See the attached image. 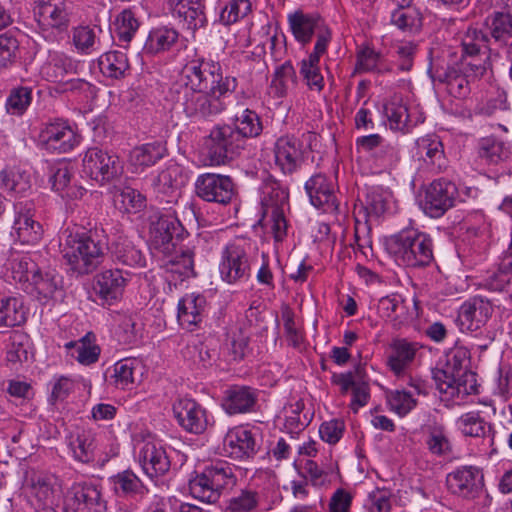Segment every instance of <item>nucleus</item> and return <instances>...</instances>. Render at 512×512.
I'll list each match as a JSON object with an SVG mask.
<instances>
[{"instance_id":"obj_45","label":"nucleus","mask_w":512,"mask_h":512,"mask_svg":"<svg viewBox=\"0 0 512 512\" xmlns=\"http://www.w3.org/2000/svg\"><path fill=\"white\" fill-rule=\"evenodd\" d=\"M471 82L482 78L490 67L489 53H483V56H461L458 62H455Z\"/></svg>"},{"instance_id":"obj_9","label":"nucleus","mask_w":512,"mask_h":512,"mask_svg":"<svg viewBox=\"0 0 512 512\" xmlns=\"http://www.w3.org/2000/svg\"><path fill=\"white\" fill-rule=\"evenodd\" d=\"M252 258L244 246L227 245L221 254L219 273L228 284L248 280L251 275Z\"/></svg>"},{"instance_id":"obj_34","label":"nucleus","mask_w":512,"mask_h":512,"mask_svg":"<svg viewBox=\"0 0 512 512\" xmlns=\"http://www.w3.org/2000/svg\"><path fill=\"white\" fill-rule=\"evenodd\" d=\"M164 268L167 272L178 275L175 280L183 281L186 278L196 275L194 270V252L189 249H181L179 253L171 257L165 264Z\"/></svg>"},{"instance_id":"obj_18","label":"nucleus","mask_w":512,"mask_h":512,"mask_svg":"<svg viewBox=\"0 0 512 512\" xmlns=\"http://www.w3.org/2000/svg\"><path fill=\"white\" fill-rule=\"evenodd\" d=\"M173 413L178 424L187 432L201 434L207 427L206 411L193 399H178L173 404Z\"/></svg>"},{"instance_id":"obj_59","label":"nucleus","mask_w":512,"mask_h":512,"mask_svg":"<svg viewBox=\"0 0 512 512\" xmlns=\"http://www.w3.org/2000/svg\"><path fill=\"white\" fill-rule=\"evenodd\" d=\"M72 41L75 48L85 54L96 50L97 37L94 28L89 26H78L73 29Z\"/></svg>"},{"instance_id":"obj_36","label":"nucleus","mask_w":512,"mask_h":512,"mask_svg":"<svg viewBox=\"0 0 512 512\" xmlns=\"http://www.w3.org/2000/svg\"><path fill=\"white\" fill-rule=\"evenodd\" d=\"M178 40V32L172 28L159 27L150 31L144 45L146 52L156 54L169 50Z\"/></svg>"},{"instance_id":"obj_54","label":"nucleus","mask_w":512,"mask_h":512,"mask_svg":"<svg viewBox=\"0 0 512 512\" xmlns=\"http://www.w3.org/2000/svg\"><path fill=\"white\" fill-rule=\"evenodd\" d=\"M259 494L252 489H243L229 499L225 512H253L259 504Z\"/></svg>"},{"instance_id":"obj_26","label":"nucleus","mask_w":512,"mask_h":512,"mask_svg":"<svg viewBox=\"0 0 512 512\" xmlns=\"http://www.w3.org/2000/svg\"><path fill=\"white\" fill-rule=\"evenodd\" d=\"M419 349L417 343L394 339L389 347L387 365L396 375L403 374L413 363Z\"/></svg>"},{"instance_id":"obj_62","label":"nucleus","mask_w":512,"mask_h":512,"mask_svg":"<svg viewBox=\"0 0 512 512\" xmlns=\"http://www.w3.org/2000/svg\"><path fill=\"white\" fill-rule=\"evenodd\" d=\"M133 372V361L129 359L120 360L113 366V373L110 376L109 383L117 388L125 389L133 383Z\"/></svg>"},{"instance_id":"obj_48","label":"nucleus","mask_w":512,"mask_h":512,"mask_svg":"<svg viewBox=\"0 0 512 512\" xmlns=\"http://www.w3.org/2000/svg\"><path fill=\"white\" fill-rule=\"evenodd\" d=\"M13 279L21 284L22 289L30 282L31 278L41 269L37 263L28 255L15 257L10 263Z\"/></svg>"},{"instance_id":"obj_38","label":"nucleus","mask_w":512,"mask_h":512,"mask_svg":"<svg viewBox=\"0 0 512 512\" xmlns=\"http://www.w3.org/2000/svg\"><path fill=\"white\" fill-rule=\"evenodd\" d=\"M99 66L107 77L119 79L124 77L129 69V62L126 54L122 51H109L99 58Z\"/></svg>"},{"instance_id":"obj_55","label":"nucleus","mask_w":512,"mask_h":512,"mask_svg":"<svg viewBox=\"0 0 512 512\" xmlns=\"http://www.w3.org/2000/svg\"><path fill=\"white\" fill-rule=\"evenodd\" d=\"M118 208L126 213H138L146 207V198L140 192L126 187L116 196Z\"/></svg>"},{"instance_id":"obj_27","label":"nucleus","mask_w":512,"mask_h":512,"mask_svg":"<svg viewBox=\"0 0 512 512\" xmlns=\"http://www.w3.org/2000/svg\"><path fill=\"white\" fill-rule=\"evenodd\" d=\"M290 30L295 39L305 45L323 26L321 17L317 14H307L301 10L290 13L287 17Z\"/></svg>"},{"instance_id":"obj_5","label":"nucleus","mask_w":512,"mask_h":512,"mask_svg":"<svg viewBox=\"0 0 512 512\" xmlns=\"http://www.w3.org/2000/svg\"><path fill=\"white\" fill-rule=\"evenodd\" d=\"M238 468L227 462H217L189 482L191 495L202 502L214 504L221 495L230 492L237 484Z\"/></svg>"},{"instance_id":"obj_51","label":"nucleus","mask_w":512,"mask_h":512,"mask_svg":"<svg viewBox=\"0 0 512 512\" xmlns=\"http://www.w3.org/2000/svg\"><path fill=\"white\" fill-rule=\"evenodd\" d=\"M319 60L308 57L301 60L299 73L311 91L321 92L325 81L319 67Z\"/></svg>"},{"instance_id":"obj_57","label":"nucleus","mask_w":512,"mask_h":512,"mask_svg":"<svg viewBox=\"0 0 512 512\" xmlns=\"http://www.w3.org/2000/svg\"><path fill=\"white\" fill-rule=\"evenodd\" d=\"M206 299L200 294H186L178 303V318L203 316Z\"/></svg>"},{"instance_id":"obj_8","label":"nucleus","mask_w":512,"mask_h":512,"mask_svg":"<svg viewBox=\"0 0 512 512\" xmlns=\"http://www.w3.org/2000/svg\"><path fill=\"white\" fill-rule=\"evenodd\" d=\"M184 227L173 215L155 214L151 217L149 235L151 246L169 255L176 250L177 242L184 234Z\"/></svg>"},{"instance_id":"obj_46","label":"nucleus","mask_w":512,"mask_h":512,"mask_svg":"<svg viewBox=\"0 0 512 512\" xmlns=\"http://www.w3.org/2000/svg\"><path fill=\"white\" fill-rule=\"evenodd\" d=\"M0 320H28L37 318L36 313L30 314L22 297H6L0 300Z\"/></svg>"},{"instance_id":"obj_13","label":"nucleus","mask_w":512,"mask_h":512,"mask_svg":"<svg viewBox=\"0 0 512 512\" xmlns=\"http://www.w3.org/2000/svg\"><path fill=\"white\" fill-rule=\"evenodd\" d=\"M138 445L139 463L150 478L163 476L170 470V456L159 441L148 435Z\"/></svg>"},{"instance_id":"obj_50","label":"nucleus","mask_w":512,"mask_h":512,"mask_svg":"<svg viewBox=\"0 0 512 512\" xmlns=\"http://www.w3.org/2000/svg\"><path fill=\"white\" fill-rule=\"evenodd\" d=\"M75 72V64L70 58L59 56L55 57L46 66L43 67V73L47 80L60 83L67 80L68 75Z\"/></svg>"},{"instance_id":"obj_11","label":"nucleus","mask_w":512,"mask_h":512,"mask_svg":"<svg viewBox=\"0 0 512 512\" xmlns=\"http://www.w3.org/2000/svg\"><path fill=\"white\" fill-rule=\"evenodd\" d=\"M458 197L456 185L445 178L434 180L426 190L424 212L432 218L443 216Z\"/></svg>"},{"instance_id":"obj_17","label":"nucleus","mask_w":512,"mask_h":512,"mask_svg":"<svg viewBox=\"0 0 512 512\" xmlns=\"http://www.w3.org/2000/svg\"><path fill=\"white\" fill-rule=\"evenodd\" d=\"M430 73L432 81L443 85L449 95L462 99L470 94L472 82L456 63L446 66L437 65L430 70Z\"/></svg>"},{"instance_id":"obj_63","label":"nucleus","mask_w":512,"mask_h":512,"mask_svg":"<svg viewBox=\"0 0 512 512\" xmlns=\"http://www.w3.org/2000/svg\"><path fill=\"white\" fill-rule=\"evenodd\" d=\"M19 51V41L9 33L0 34V69L11 66Z\"/></svg>"},{"instance_id":"obj_12","label":"nucleus","mask_w":512,"mask_h":512,"mask_svg":"<svg viewBox=\"0 0 512 512\" xmlns=\"http://www.w3.org/2000/svg\"><path fill=\"white\" fill-rule=\"evenodd\" d=\"M71 3H53L52 0H38L34 8L35 18L43 31L64 33L71 22Z\"/></svg>"},{"instance_id":"obj_15","label":"nucleus","mask_w":512,"mask_h":512,"mask_svg":"<svg viewBox=\"0 0 512 512\" xmlns=\"http://www.w3.org/2000/svg\"><path fill=\"white\" fill-rule=\"evenodd\" d=\"M39 141L48 151L67 153L78 144V137L73 129L62 120L48 123L40 131Z\"/></svg>"},{"instance_id":"obj_58","label":"nucleus","mask_w":512,"mask_h":512,"mask_svg":"<svg viewBox=\"0 0 512 512\" xmlns=\"http://www.w3.org/2000/svg\"><path fill=\"white\" fill-rule=\"evenodd\" d=\"M388 403L392 411L405 416L416 407L417 400L412 391L395 390L389 394Z\"/></svg>"},{"instance_id":"obj_41","label":"nucleus","mask_w":512,"mask_h":512,"mask_svg":"<svg viewBox=\"0 0 512 512\" xmlns=\"http://www.w3.org/2000/svg\"><path fill=\"white\" fill-rule=\"evenodd\" d=\"M70 447L75 459L82 463H88L94 459L95 437L94 433L88 429H82L72 437Z\"/></svg>"},{"instance_id":"obj_25","label":"nucleus","mask_w":512,"mask_h":512,"mask_svg":"<svg viewBox=\"0 0 512 512\" xmlns=\"http://www.w3.org/2000/svg\"><path fill=\"white\" fill-rule=\"evenodd\" d=\"M173 16L179 18L188 29L204 27L207 19L201 0H168Z\"/></svg>"},{"instance_id":"obj_7","label":"nucleus","mask_w":512,"mask_h":512,"mask_svg":"<svg viewBox=\"0 0 512 512\" xmlns=\"http://www.w3.org/2000/svg\"><path fill=\"white\" fill-rule=\"evenodd\" d=\"M123 172L119 157L99 147L89 148L83 158V173L104 185L117 179Z\"/></svg>"},{"instance_id":"obj_47","label":"nucleus","mask_w":512,"mask_h":512,"mask_svg":"<svg viewBox=\"0 0 512 512\" xmlns=\"http://www.w3.org/2000/svg\"><path fill=\"white\" fill-rule=\"evenodd\" d=\"M297 76L292 64L287 61L275 70L271 88L277 97H284L296 85Z\"/></svg>"},{"instance_id":"obj_29","label":"nucleus","mask_w":512,"mask_h":512,"mask_svg":"<svg viewBox=\"0 0 512 512\" xmlns=\"http://www.w3.org/2000/svg\"><path fill=\"white\" fill-rule=\"evenodd\" d=\"M484 24L488 29L490 41L493 40L499 47L508 45L512 39V13L495 11L486 17Z\"/></svg>"},{"instance_id":"obj_16","label":"nucleus","mask_w":512,"mask_h":512,"mask_svg":"<svg viewBox=\"0 0 512 512\" xmlns=\"http://www.w3.org/2000/svg\"><path fill=\"white\" fill-rule=\"evenodd\" d=\"M276 166L283 174L296 172L304 161L303 143L295 136H281L273 147Z\"/></svg>"},{"instance_id":"obj_53","label":"nucleus","mask_w":512,"mask_h":512,"mask_svg":"<svg viewBox=\"0 0 512 512\" xmlns=\"http://www.w3.org/2000/svg\"><path fill=\"white\" fill-rule=\"evenodd\" d=\"M31 101V88L24 86L13 88L6 100V110L11 115L21 116L30 106Z\"/></svg>"},{"instance_id":"obj_42","label":"nucleus","mask_w":512,"mask_h":512,"mask_svg":"<svg viewBox=\"0 0 512 512\" xmlns=\"http://www.w3.org/2000/svg\"><path fill=\"white\" fill-rule=\"evenodd\" d=\"M417 155L425 162L441 166L444 157L443 145L435 135H427L416 141Z\"/></svg>"},{"instance_id":"obj_40","label":"nucleus","mask_w":512,"mask_h":512,"mask_svg":"<svg viewBox=\"0 0 512 512\" xmlns=\"http://www.w3.org/2000/svg\"><path fill=\"white\" fill-rule=\"evenodd\" d=\"M387 71L382 65V55L369 46H362L356 51V64L354 74L384 73Z\"/></svg>"},{"instance_id":"obj_56","label":"nucleus","mask_w":512,"mask_h":512,"mask_svg":"<svg viewBox=\"0 0 512 512\" xmlns=\"http://www.w3.org/2000/svg\"><path fill=\"white\" fill-rule=\"evenodd\" d=\"M115 25L119 41L129 43L139 28V21L132 10L125 9L116 17Z\"/></svg>"},{"instance_id":"obj_39","label":"nucleus","mask_w":512,"mask_h":512,"mask_svg":"<svg viewBox=\"0 0 512 512\" xmlns=\"http://www.w3.org/2000/svg\"><path fill=\"white\" fill-rule=\"evenodd\" d=\"M390 22L403 32H416L422 26L421 13L411 5L398 7L391 13Z\"/></svg>"},{"instance_id":"obj_64","label":"nucleus","mask_w":512,"mask_h":512,"mask_svg":"<svg viewBox=\"0 0 512 512\" xmlns=\"http://www.w3.org/2000/svg\"><path fill=\"white\" fill-rule=\"evenodd\" d=\"M426 443L430 452L435 455H444L451 450L450 441L441 425L429 427Z\"/></svg>"},{"instance_id":"obj_21","label":"nucleus","mask_w":512,"mask_h":512,"mask_svg":"<svg viewBox=\"0 0 512 512\" xmlns=\"http://www.w3.org/2000/svg\"><path fill=\"white\" fill-rule=\"evenodd\" d=\"M68 505L75 512H105L106 501L99 487L93 483H78L72 487Z\"/></svg>"},{"instance_id":"obj_52","label":"nucleus","mask_w":512,"mask_h":512,"mask_svg":"<svg viewBox=\"0 0 512 512\" xmlns=\"http://www.w3.org/2000/svg\"><path fill=\"white\" fill-rule=\"evenodd\" d=\"M251 12L250 0H230L221 9L219 20L223 25L230 26L247 17Z\"/></svg>"},{"instance_id":"obj_20","label":"nucleus","mask_w":512,"mask_h":512,"mask_svg":"<svg viewBox=\"0 0 512 512\" xmlns=\"http://www.w3.org/2000/svg\"><path fill=\"white\" fill-rule=\"evenodd\" d=\"M483 474L474 466H462L446 477L449 491L465 498L474 497L482 486Z\"/></svg>"},{"instance_id":"obj_24","label":"nucleus","mask_w":512,"mask_h":512,"mask_svg":"<svg viewBox=\"0 0 512 512\" xmlns=\"http://www.w3.org/2000/svg\"><path fill=\"white\" fill-rule=\"evenodd\" d=\"M130 274V271L119 267L103 271L96 276L93 288L102 300L106 302L116 300L122 294L127 281L126 276Z\"/></svg>"},{"instance_id":"obj_2","label":"nucleus","mask_w":512,"mask_h":512,"mask_svg":"<svg viewBox=\"0 0 512 512\" xmlns=\"http://www.w3.org/2000/svg\"><path fill=\"white\" fill-rule=\"evenodd\" d=\"M105 238L103 229L69 234L63 244L62 255L70 269L79 275L93 272L103 257V249L107 245Z\"/></svg>"},{"instance_id":"obj_10","label":"nucleus","mask_w":512,"mask_h":512,"mask_svg":"<svg viewBox=\"0 0 512 512\" xmlns=\"http://www.w3.org/2000/svg\"><path fill=\"white\" fill-rule=\"evenodd\" d=\"M195 194L206 202L227 205L235 196V185L230 176L204 173L195 181Z\"/></svg>"},{"instance_id":"obj_37","label":"nucleus","mask_w":512,"mask_h":512,"mask_svg":"<svg viewBox=\"0 0 512 512\" xmlns=\"http://www.w3.org/2000/svg\"><path fill=\"white\" fill-rule=\"evenodd\" d=\"M166 153V147L161 142H154L135 147L130 153L132 165L148 167L162 159Z\"/></svg>"},{"instance_id":"obj_33","label":"nucleus","mask_w":512,"mask_h":512,"mask_svg":"<svg viewBox=\"0 0 512 512\" xmlns=\"http://www.w3.org/2000/svg\"><path fill=\"white\" fill-rule=\"evenodd\" d=\"M235 132L246 142L247 138H256L263 131L260 116L251 109H243L235 115Z\"/></svg>"},{"instance_id":"obj_14","label":"nucleus","mask_w":512,"mask_h":512,"mask_svg":"<svg viewBox=\"0 0 512 512\" xmlns=\"http://www.w3.org/2000/svg\"><path fill=\"white\" fill-rule=\"evenodd\" d=\"M15 218L11 235L21 244L35 245L43 236L42 225L34 219V204L31 201L15 204Z\"/></svg>"},{"instance_id":"obj_3","label":"nucleus","mask_w":512,"mask_h":512,"mask_svg":"<svg viewBox=\"0 0 512 512\" xmlns=\"http://www.w3.org/2000/svg\"><path fill=\"white\" fill-rule=\"evenodd\" d=\"M468 354L456 348L447 354L445 367L435 373L440 393L451 399L463 400L477 391L475 375L467 370Z\"/></svg>"},{"instance_id":"obj_35","label":"nucleus","mask_w":512,"mask_h":512,"mask_svg":"<svg viewBox=\"0 0 512 512\" xmlns=\"http://www.w3.org/2000/svg\"><path fill=\"white\" fill-rule=\"evenodd\" d=\"M65 347L67 349H74L73 356L78 362L84 365L95 363L100 355V347L95 344V335L88 332L78 342H68Z\"/></svg>"},{"instance_id":"obj_23","label":"nucleus","mask_w":512,"mask_h":512,"mask_svg":"<svg viewBox=\"0 0 512 512\" xmlns=\"http://www.w3.org/2000/svg\"><path fill=\"white\" fill-rule=\"evenodd\" d=\"M223 449L231 458H248L255 454L256 442L250 430L243 426H236L226 433Z\"/></svg>"},{"instance_id":"obj_43","label":"nucleus","mask_w":512,"mask_h":512,"mask_svg":"<svg viewBox=\"0 0 512 512\" xmlns=\"http://www.w3.org/2000/svg\"><path fill=\"white\" fill-rule=\"evenodd\" d=\"M490 38L487 33L474 27H469L462 38V56H483L481 48L491 51Z\"/></svg>"},{"instance_id":"obj_6","label":"nucleus","mask_w":512,"mask_h":512,"mask_svg":"<svg viewBox=\"0 0 512 512\" xmlns=\"http://www.w3.org/2000/svg\"><path fill=\"white\" fill-rule=\"evenodd\" d=\"M211 165H222L235 159L245 149V141L228 124L214 126L204 142Z\"/></svg>"},{"instance_id":"obj_31","label":"nucleus","mask_w":512,"mask_h":512,"mask_svg":"<svg viewBox=\"0 0 512 512\" xmlns=\"http://www.w3.org/2000/svg\"><path fill=\"white\" fill-rule=\"evenodd\" d=\"M457 425L463 435L487 438L489 444H493L494 435L491 425L478 412L472 411L461 415L457 420Z\"/></svg>"},{"instance_id":"obj_28","label":"nucleus","mask_w":512,"mask_h":512,"mask_svg":"<svg viewBox=\"0 0 512 512\" xmlns=\"http://www.w3.org/2000/svg\"><path fill=\"white\" fill-rule=\"evenodd\" d=\"M257 398L256 390L248 386H233L226 391L222 406L230 415L247 413L253 410Z\"/></svg>"},{"instance_id":"obj_30","label":"nucleus","mask_w":512,"mask_h":512,"mask_svg":"<svg viewBox=\"0 0 512 512\" xmlns=\"http://www.w3.org/2000/svg\"><path fill=\"white\" fill-rule=\"evenodd\" d=\"M58 289L59 281L57 277L52 272L43 271L42 269L24 286V291L40 302H47L52 299Z\"/></svg>"},{"instance_id":"obj_44","label":"nucleus","mask_w":512,"mask_h":512,"mask_svg":"<svg viewBox=\"0 0 512 512\" xmlns=\"http://www.w3.org/2000/svg\"><path fill=\"white\" fill-rule=\"evenodd\" d=\"M497 317L490 301L474 297L464 302L459 309V318L466 320H482V318Z\"/></svg>"},{"instance_id":"obj_19","label":"nucleus","mask_w":512,"mask_h":512,"mask_svg":"<svg viewBox=\"0 0 512 512\" xmlns=\"http://www.w3.org/2000/svg\"><path fill=\"white\" fill-rule=\"evenodd\" d=\"M305 190L313 206L323 209L324 212L338 210L334 183L325 174L313 175L305 183Z\"/></svg>"},{"instance_id":"obj_60","label":"nucleus","mask_w":512,"mask_h":512,"mask_svg":"<svg viewBox=\"0 0 512 512\" xmlns=\"http://www.w3.org/2000/svg\"><path fill=\"white\" fill-rule=\"evenodd\" d=\"M263 201L273 208L282 209L289 198L288 189L277 180H268L263 186Z\"/></svg>"},{"instance_id":"obj_61","label":"nucleus","mask_w":512,"mask_h":512,"mask_svg":"<svg viewBox=\"0 0 512 512\" xmlns=\"http://www.w3.org/2000/svg\"><path fill=\"white\" fill-rule=\"evenodd\" d=\"M179 177L180 168L177 165H171L158 174L153 185L158 192L168 194L180 186Z\"/></svg>"},{"instance_id":"obj_4","label":"nucleus","mask_w":512,"mask_h":512,"mask_svg":"<svg viewBox=\"0 0 512 512\" xmlns=\"http://www.w3.org/2000/svg\"><path fill=\"white\" fill-rule=\"evenodd\" d=\"M386 249L396 261L407 267L429 266L434 260L433 240L417 230H405L386 240Z\"/></svg>"},{"instance_id":"obj_49","label":"nucleus","mask_w":512,"mask_h":512,"mask_svg":"<svg viewBox=\"0 0 512 512\" xmlns=\"http://www.w3.org/2000/svg\"><path fill=\"white\" fill-rule=\"evenodd\" d=\"M55 479L52 476L34 475L30 478V494L34 496L39 505H51L53 503Z\"/></svg>"},{"instance_id":"obj_32","label":"nucleus","mask_w":512,"mask_h":512,"mask_svg":"<svg viewBox=\"0 0 512 512\" xmlns=\"http://www.w3.org/2000/svg\"><path fill=\"white\" fill-rule=\"evenodd\" d=\"M384 112L392 130L408 132L416 125L411 119L408 107L398 97L385 104Z\"/></svg>"},{"instance_id":"obj_22","label":"nucleus","mask_w":512,"mask_h":512,"mask_svg":"<svg viewBox=\"0 0 512 512\" xmlns=\"http://www.w3.org/2000/svg\"><path fill=\"white\" fill-rule=\"evenodd\" d=\"M110 252L113 262L123 270L143 268L146 265V257L126 236L118 235L110 244Z\"/></svg>"},{"instance_id":"obj_1","label":"nucleus","mask_w":512,"mask_h":512,"mask_svg":"<svg viewBox=\"0 0 512 512\" xmlns=\"http://www.w3.org/2000/svg\"><path fill=\"white\" fill-rule=\"evenodd\" d=\"M184 83H176L172 91L178 94L176 101L181 103L189 118L207 119L225 110L224 98L234 92L237 80L224 76L219 62L196 58L183 68Z\"/></svg>"}]
</instances>
